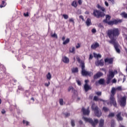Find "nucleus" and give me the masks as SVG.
I'll use <instances>...</instances> for the list:
<instances>
[{"mask_svg": "<svg viewBox=\"0 0 127 127\" xmlns=\"http://www.w3.org/2000/svg\"><path fill=\"white\" fill-rule=\"evenodd\" d=\"M120 30L118 28H114L113 29H111L108 30L107 35L111 40L109 41V43L113 44L114 46L115 49L119 54L121 53V50H120V45L117 42L116 40L120 36Z\"/></svg>", "mask_w": 127, "mask_h": 127, "instance_id": "obj_1", "label": "nucleus"}, {"mask_svg": "<svg viewBox=\"0 0 127 127\" xmlns=\"http://www.w3.org/2000/svg\"><path fill=\"white\" fill-rule=\"evenodd\" d=\"M80 65L81 66V74L82 76H89V77H91V76L93 75V72L87 71L85 69V64L84 63L82 62Z\"/></svg>", "mask_w": 127, "mask_h": 127, "instance_id": "obj_2", "label": "nucleus"}, {"mask_svg": "<svg viewBox=\"0 0 127 127\" xmlns=\"http://www.w3.org/2000/svg\"><path fill=\"white\" fill-rule=\"evenodd\" d=\"M83 119L86 123H89V124H91L92 125V127H96V125L99 123V120L98 119H95L94 122L92 120L91 118H88L86 117H83Z\"/></svg>", "mask_w": 127, "mask_h": 127, "instance_id": "obj_3", "label": "nucleus"}, {"mask_svg": "<svg viewBox=\"0 0 127 127\" xmlns=\"http://www.w3.org/2000/svg\"><path fill=\"white\" fill-rule=\"evenodd\" d=\"M91 108L94 111L96 117H99L102 116V112L101 111V110L99 109L98 106L95 105V103L92 104Z\"/></svg>", "mask_w": 127, "mask_h": 127, "instance_id": "obj_4", "label": "nucleus"}, {"mask_svg": "<svg viewBox=\"0 0 127 127\" xmlns=\"http://www.w3.org/2000/svg\"><path fill=\"white\" fill-rule=\"evenodd\" d=\"M93 15L97 17V18H100V17H104L105 14L104 12H101L97 9H94L93 10Z\"/></svg>", "mask_w": 127, "mask_h": 127, "instance_id": "obj_5", "label": "nucleus"}, {"mask_svg": "<svg viewBox=\"0 0 127 127\" xmlns=\"http://www.w3.org/2000/svg\"><path fill=\"white\" fill-rule=\"evenodd\" d=\"M119 104L122 107L126 106L127 105V96H124L121 97L119 99Z\"/></svg>", "mask_w": 127, "mask_h": 127, "instance_id": "obj_6", "label": "nucleus"}, {"mask_svg": "<svg viewBox=\"0 0 127 127\" xmlns=\"http://www.w3.org/2000/svg\"><path fill=\"white\" fill-rule=\"evenodd\" d=\"M123 19H117L112 21H108L105 23H108L109 25H114V24H118V23H122Z\"/></svg>", "mask_w": 127, "mask_h": 127, "instance_id": "obj_7", "label": "nucleus"}, {"mask_svg": "<svg viewBox=\"0 0 127 127\" xmlns=\"http://www.w3.org/2000/svg\"><path fill=\"white\" fill-rule=\"evenodd\" d=\"M118 74V71L117 70H109V73L107 75V77H109L110 78H114L115 77V74Z\"/></svg>", "mask_w": 127, "mask_h": 127, "instance_id": "obj_8", "label": "nucleus"}, {"mask_svg": "<svg viewBox=\"0 0 127 127\" xmlns=\"http://www.w3.org/2000/svg\"><path fill=\"white\" fill-rule=\"evenodd\" d=\"M110 104H112L114 107H117V101L115 98V96H110Z\"/></svg>", "mask_w": 127, "mask_h": 127, "instance_id": "obj_9", "label": "nucleus"}, {"mask_svg": "<svg viewBox=\"0 0 127 127\" xmlns=\"http://www.w3.org/2000/svg\"><path fill=\"white\" fill-rule=\"evenodd\" d=\"M100 46V44H99V43L98 42H95L93 44H92L91 46V49H97V48H98V47H99Z\"/></svg>", "mask_w": 127, "mask_h": 127, "instance_id": "obj_10", "label": "nucleus"}, {"mask_svg": "<svg viewBox=\"0 0 127 127\" xmlns=\"http://www.w3.org/2000/svg\"><path fill=\"white\" fill-rule=\"evenodd\" d=\"M95 65L96 66H104V61L103 60H101L100 61H98L95 63Z\"/></svg>", "mask_w": 127, "mask_h": 127, "instance_id": "obj_11", "label": "nucleus"}, {"mask_svg": "<svg viewBox=\"0 0 127 127\" xmlns=\"http://www.w3.org/2000/svg\"><path fill=\"white\" fill-rule=\"evenodd\" d=\"M81 111L83 114V115H86L88 116L89 114H90V111L89 110V108L87 109H85L84 108H82Z\"/></svg>", "mask_w": 127, "mask_h": 127, "instance_id": "obj_12", "label": "nucleus"}, {"mask_svg": "<svg viewBox=\"0 0 127 127\" xmlns=\"http://www.w3.org/2000/svg\"><path fill=\"white\" fill-rule=\"evenodd\" d=\"M105 63H108V64H113L114 62V59L113 58H106L105 59Z\"/></svg>", "mask_w": 127, "mask_h": 127, "instance_id": "obj_13", "label": "nucleus"}, {"mask_svg": "<svg viewBox=\"0 0 127 127\" xmlns=\"http://www.w3.org/2000/svg\"><path fill=\"white\" fill-rule=\"evenodd\" d=\"M101 76H103V73L98 72L94 75V79H98V78H100V77H101Z\"/></svg>", "mask_w": 127, "mask_h": 127, "instance_id": "obj_14", "label": "nucleus"}, {"mask_svg": "<svg viewBox=\"0 0 127 127\" xmlns=\"http://www.w3.org/2000/svg\"><path fill=\"white\" fill-rule=\"evenodd\" d=\"M122 113L121 112H119L118 113L117 115H116V117H117V119L118 121H123V120H124L123 119V117H122Z\"/></svg>", "mask_w": 127, "mask_h": 127, "instance_id": "obj_15", "label": "nucleus"}, {"mask_svg": "<svg viewBox=\"0 0 127 127\" xmlns=\"http://www.w3.org/2000/svg\"><path fill=\"white\" fill-rule=\"evenodd\" d=\"M62 60H63V62L64 63H65V64H68L69 63V58H68L66 56H64L62 58Z\"/></svg>", "mask_w": 127, "mask_h": 127, "instance_id": "obj_16", "label": "nucleus"}, {"mask_svg": "<svg viewBox=\"0 0 127 127\" xmlns=\"http://www.w3.org/2000/svg\"><path fill=\"white\" fill-rule=\"evenodd\" d=\"M84 90H85V92H88V91H89V90H91V89H92L91 88V86H89L88 85V84H85L84 85Z\"/></svg>", "mask_w": 127, "mask_h": 127, "instance_id": "obj_17", "label": "nucleus"}, {"mask_svg": "<svg viewBox=\"0 0 127 127\" xmlns=\"http://www.w3.org/2000/svg\"><path fill=\"white\" fill-rule=\"evenodd\" d=\"M86 24L87 26H90V25H92V22L91 21V19L87 18L86 21Z\"/></svg>", "mask_w": 127, "mask_h": 127, "instance_id": "obj_18", "label": "nucleus"}, {"mask_svg": "<svg viewBox=\"0 0 127 127\" xmlns=\"http://www.w3.org/2000/svg\"><path fill=\"white\" fill-rule=\"evenodd\" d=\"M110 19H111V16H110L109 15H106V19L103 20V22L106 23V22H108V21H109Z\"/></svg>", "mask_w": 127, "mask_h": 127, "instance_id": "obj_19", "label": "nucleus"}, {"mask_svg": "<svg viewBox=\"0 0 127 127\" xmlns=\"http://www.w3.org/2000/svg\"><path fill=\"white\" fill-rule=\"evenodd\" d=\"M116 88L113 87L111 90V96H115V95H116Z\"/></svg>", "mask_w": 127, "mask_h": 127, "instance_id": "obj_20", "label": "nucleus"}, {"mask_svg": "<svg viewBox=\"0 0 127 127\" xmlns=\"http://www.w3.org/2000/svg\"><path fill=\"white\" fill-rule=\"evenodd\" d=\"M105 123V120L101 119L99 121V127H104V124Z\"/></svg>", "mask_w": 127, "mask_h": 127, "instance_id": "obj_21", "label": "nucleus"}, {"mask_svg": "<svg viewBox=\"0 0 127 127\" xmlns=\"http://www.w3.org/2000/svg\"><path fill=\"white\" fill-rule=\"evenodd\" d=\"M75 50H76V49H75V47H72L69 48V52L70 53H73V54H75Z\"/></svg>", "mask_w": 127, "mask_h": 127, "instance_id": "obj_22", "label": "nucleus"}, {"mask_svg": "<svg viewBox=\"0 0 127 127\" xmlns=\"http://www.w3.org/2000/svg\"><path fill=\"white\" fill-rule=\"evenodd\" d=\"M78 67H73L71 69L72 73H78Z\"/></svg>", "mask_w": 127, "mask_h": 127, "instance_id": "obj_23", "label": "nucleus"}, {"mask_svg": "<svg viewBox=\"0 0 127 127\" xmlns=\"http://www.w3.org/2000/svg\"><path fill=\"white\" fill-rule=\"evenodd\" d=\"M97 8H99V9H101L102 11H105V10H106V9L104 7L100 5L99 4H97Z\"/></svg>", "mask_w": 127, "mask_h": 127, "instance_id": "obj_24", "label": "nucleus"}, {"mask_svg": "<svg viewBox=\"0 0 127 127\" xmlns=\"http://www.w3.org/2000/svg\"><path fill=\"white\" fill-rule=\"evenodd\" d=\"M100 85H104L105 84V79L101 78L98 81Z\"/></svg>", "mask_w": 127, "mask_h": 127, "instance_id": "obj_25", "label": "nucleus"}, {"mask_svg": "<svg viewBox=\"0 0 127 127\" xmlns=\"http://www.w3.org/2000/svg\"><path fill=\"white\" fill-rule=\"evenodd\" d=\"M70 42V39L67 38L65 41H64L63 44L64 45H66V44L69 43Z\"/></svg>", "mask_w": 127, "mask_h": 127, "instance_id": "obj_26", "label": "nucleus"}, {"mask_svg": "<svg viewBox=\"0 0 127 127\" xmlns=\"http://www.w3.org/2000/svg\"><path fill=\"white\" fill-rule=\"evenodd\" d=\"M46 77L48 80H51V78L52 77V76L51 75V73H50V72H48V73L46 75Z\"/></svg>", "mask_w": 127, "mask_h": 127, "instance_id": "obj_27", "label": "nucleus"}, {"mask_svg": "<svg viewBox=\"0 0 127 127\" xmlns=\"http://www.w3.org/2000/svg\"><path fill=\"white\" fill-rule=\"evenodd\" d=\"M113 78L112 77H110L109 76H107V80L106 81L107 84H109V83H111V81H112V79Z\"/></svg>", "mask_w": 127, "mask_h": 127, "instance_id": "obj_28", "label": "nucleus"}, {"mask_svg": "<svg viewBox=\"0 0 127 127\" xmlns=\"http://www.w3.org/2000/svg\"><path fill=\"white\" fill-rule=\"evenodd\" d=\"M122 17H124V18H127V13L126 12H123L121 14Z\"/></svg>", "mask_w": 127, "mask_h": 127, "instance_id": "obj_29", "label": "nucleus"}, {"mask_svg": "<svg viewBox=\"0 0 127 127\" xmlns=\"http://www.w3.org/2000/svg\"><path fill=\"white\" fill-rule=\"evenodd\" d=\"M5 5H6L5 2H4V1H2V4L0 5V7H1V8L2 7H4Z\"/></svg>", "mask_w": 127, "mask_h": 127, "instance_id": "obj_30", "label": "nucleus"}, {"mask_svg": "<svg viewBox=\"0 0 127 127\" xmlns=\"http://www.w3.org/2000/svg\"><path fill=\"white\" fill-rule=\"evenodd\" d=\"M71 5H72V6H74V7H76L77 6V1H73L71 4Z\"/></svg>", "mask_w": 127, "mask_h": 127, "instance_id": "obj_31", "label": "nucleus"}, {"mask_svg": "<svg viewBox=\"0 0 127 127\" xmlns=\"http://www.w3.org/2000/svg\"><path fill=\"white\" fill-rule=\"evenodd\" d=\"M59 103L61 106H63V105H64V101H63V99H60Z\"/></svg>", "mask_w": 127, "mask_h": 127, "instance_id": "obj_32", "label": "nucleus"}, {"mask_svg": "<svg viewBox=\"0 0 127 127\" xmlns=\"http://www.w3.org/2000/svg\"><path fill=\"white\" fill-rule=\"evenodd\" d=\"M52 37H54L55 38H58V36H57V34H56V33H54V34H51Z\"/></svg>", "mask_w": 127, "mask_h": 127, "instance_id": "obj_33", "label": "nucleus"}, {"mask_svg": "<svg viewBox=\"0 0 127 127\" xmlns=\"http://www.w3.org/2000/svg\"><path fill=\"white\" fill-rule=\"evenodd\" d=\"M23 124L24 125H26V126H28L29 122H28V121H26L25 120H23Z\"/></svg>", "mask_w": 127, "mask_h": 127, "instance_id": "obj_34", "label": "nucleus"}, {"mask_svg": "<svg viewBox=\"0 0 127 127\" xmlns=\"http://www.w3.org/2000/svg\"><path fill=\"white\" fill-rule=\"evenodd\" d=\"M63 16L64 18V19H68V18H69V16H68V15L67 14H63Z\"/></svg>", "mask_w": 127, "mask_h": 127, "instance_id": "obj_35", "label": "nucleus"}, {"mask_svg": "<svg viewBox=\"0 0 127 127\" xmlns=\"http://www.w3.org/2000/svg\"><path fill=\"white\" fill-rule=\"evenodd\" d=\"M103 110L104 111V112L105 113H107V112H108V111H109V108H108L106 107H104L103 108Z\"/></svg>", "mask_w": 127, "mask_h": 127, "instance_id": "obj_36", "label": "nucleus"}, {"mask_svg": "<svg viewBox=\"0 0 127 127\" xmlns=\"http://www.w3.org/2000/svg\"><path fill=\"white\" fill-rule=\"evenodd\" d=\"M73 89H74V88H73V87L70 86V87H69V88H68L67 91H68V92H70V91L71 90V92H72V91H73Z\"/></svg>", "mask_w": 127, "mask_h": 127, "instance_id": "obj_37", "label": "nucleus"}, {"mask_svg": "<svg viewBox=\"0 0 127 127\" xmlns=\"http://www.w3.org/2000/svg\"><path fill=\"white\" fill-rule=\"evenodd\" d=\"M108 117H115V113H110L109 114V115H108Z\"/></svg>", "mask_w": 127, "mask_h": 127, "instance_id": "obj_38", "label": "nucleus"}, {"mask_svg": "<svg viewBox=\"0 0 127 127\" xmlns=\"http://www.w3.org/2000/svg\"><path fill=\"white\" fill-rule=\"evenodd\" d=\"M71 124L72 127H74L75 126V121L71 120Z\"/></svg>", "mask_w": 127, "mask_h": 127, "instance_id": "obj_39", "label": "nucleus"}, {"mask_svg": "<svg viewBox=\"0 0 127 127\" xmlns=\"http://www.w3.org/2000/svg\"><path fill=\"white\" fill-rule=\"evenodd\" d=\"M76 83L78 85V86H81V81L79 79H76Z\"/></svg>", "mask_w": 127, "mask_h": 127, "instance_id": "obj_40", "label": "nucleus"}, {"mask_svg": "<svg viewBox=\"0 0 127 127\" xmlns=\"http://www.w3.org/2000/svg\"><path fill=\"white\" fill-rule=\"evenodd\" d=\"M95 94L97 95V96H101L102 95V92H96Z\"/></svg>", "mask_w": 127, "mask_h": 127, "instance_id": "obj_41", "label": "nucleus"}, {"mask_svg": "<svg viewBox=\"0 0 127 127\" xmlns=\"http://www.w3.org/2000/svg\"><path fill=\"white\" fill-rule=\"evenodd\" d=\"M94 101H99V98L97 96H94L93 98Z\"/></svg>", "mask_w": 127, "mask_h": 127, "instance_id": "obj_42", "label": "nucleus"}, {"mask_svg": "<svg viewBox=\"0 0 127 127\" xmlns=\"http://www.w3.org/2000/svg\"><path fill=\"white\" fill-rule=\"evenodd\" d=\"M72 93H73L74 95H77V90H74V89L73 88V89H72Z\"/></svg>", "mask_w": 127, "mask_h": 127, "instance_id": "obj_43", "label": "nucleus"}, {"mask_svg": "<svg viewBox=\"0 0 127 127\" xmlns=\"http://www.w3.org/2000/svg\"><path fill=\"white\" fill-rule=\"evenodd\" d=\"M69 22H72V23H74V18H71L69 19Z\"/></svg>", "mask_w": 127, "mask_h": 127, "instance_id": "obj_44", "label": "nucleus"}, {"mask_svg": "<svg viewBox=\"0 0 127 127\" xmlns=\"http://www.w3.org/2000/svg\"><path fill=\"white\" fill-rule=\"evenodd\" d=\"M81 47V45L79 43L77 44L76 46V48L77 49L80 48Z\"/></svg>", "mask_w": 127, "mask_h": 127, "instance_id": "obj_45", "label": "nucleus"}, {"mask_svg": "<svg viewBox=\"0 0 127 127\" xmlns=\"http://www.w3.org/2000/svg\"><path fill=\"white\" fill-rule=\"evenodd\" d=\"M24 16L25 17H28V16H29V14H28V12H27V13H24Z\"/></svg>", "mask_w": 127, "mask_h": 127, "instance_id": "obj_46", "label": "nucleus"}, {"mask_svg": "<svg viewBox=\"0 0 127 127\" xmlns=\"http://www.w3.org/2000/svg\"><path fill=\"white\" fill-rule=\"evenodd\" d=\"M50 85V81H49L48 83H45V86L46 87H49V86Z\"/></svg>", "mask_w": 127, "mask_h": 127, "instance_id": "obj_47", "label": "nucleus"}, {"mask_svg": "<svg viewBox=\"0 0 127 127\" xmlns=\"http://www.w3.org/2000/svg\"><path fill=\"white\" fill-rule=\"evenodd\" d=\"M115 123L114 121H112L111 122V127H115Z\"/></svg>", "mask_w": 127, "mask_h": 127, "instance_id": "obj_48", "label": "nucleus"}, {"mask_svg": "<svg viewBox=\"0 0 127 127\" xmlns=\"http://www.w3.org/2000/svg\"><path fill=\"white\" fill-rule=\"evenodd\" d=\"M112 83L113 84L115 83H117V79H116V78H114L112 80Z\"/></svg>", "mask_w": 127, "mask_h": 127, "instance_id": "obj_49", "label": "nucleus"}, {"mask_svg": "<svg viewBox=\"0 0 127 127\" xmlns=\"http://www.w3.org/2000/svg\"><path fill=\"white\" fill-rule=\"evenodd\" d=\"M116 90H118V91H122V87L119 86L118 87L116 88Z\"/></svg>", "mask_w": 127, "mask_h": 127, "instance_id": "obj_50", "label": "nucleus"}, {"mask_svg": "<svg viewBox=\"0 0 127 127\" xmlns=\"http://www.w3.org/2000/svg\"><path fill=\"white\" fill-rule=\"evenodd\" d=\"M92 33H96V32H97V30L95 28L92 29Z\"/></svg>", "mask_w": 127, "mask_h": 127, "instance_id": "obj_51", "label": "nucleus"}, {"mask_svg": "<svg viewBox=\"0 0 127 127\" xmlns=\"http://www.w3.org/2000/svg\"><path fill=\"white\" fill-rule=\"evenodd\" d=\"M64 116L65 117H69L70 116V114L68 113H64Z\"/></svg>", "mask_w": 127, "mask_h": 127, "instance_id": "obj_52", "label": "nucleus"}, {"mask_svg": "<svg viewBox=\"0 0 127 127\" xmlns=\"http://www.w3.org/2000/svg\"><path fill=\"white\" fill-rule=\"evenodd\" d=\"M89 59V60L93 59V55L92 54L90 55Z\"/></svg>", "mask_w": 127, "mask_h": 127, "instance_id": "obj_53", "label": "nucleus"}, {"mask_svg": "<svg viewBox=\"0 0 127 127\" xmlns=\"http://www.w3.org/2000/svg\"><path fill=\"white\" fill-rule=\"evenodd\" d=\"M79 18L82 19V20L84 21V17L82 15L79 16Z\"/></svg>", "mask_w": 127, "mask_h": 127, "instance_id": "obj_54", "label": "nucleus"}, {"mask_svg": "<svg viewBox=\"0 0 127 127\" xmlns=\"http://www.w3.org/2000/svg\"><path fill=\"white\" fill-rule=\"evenodd\" d=\"M105 4L106 6H109V3H108L107 1H105Z\"/></svg>", "mask_w": 127, "mask_h": 127, "instance_id": "obj_55", "label": "nucleus"}, {"mask_svg": "<svg viewBox=\"0 0 127 127\" xmlns=\"http://www.w3.org/2000/svg\"><path fill=\"white\" fill-rule=\"evenodd\" d=\"M93 55H94V57H95V58H97V57H98V54H96V53H94L93 54Z\"/></svg>", "mask_w": 127, "mask_h": 127, "instance_id": "obj_56", "label": "nucleus"}, {"mask_svg": "<svg viewBox=\"0 0 127 127\" xmlns=\"http://www.w3.org/2000/svg\"><path fill=\"white\" fill-rule=\"evenodd\" d=\"M78 2L79 4H82V0H78Z\"/></svg>", "mask_w": 127, "mask_h": 127, "instance_id": "obj_57", "label": "nucleus"}, {"mask_svg": "<svg viewBox=\"0 0 127 127\" xmlns=\"http://www.w3.org/2000/svg\"><path fill=\"white\" fill-rule=\"evenodd\" d=\"M1 114H5V110L3 109L1 111Z\"/></svg>", "mask_w": 127, "mask_h": 127, "instance_id": "obj_58", "label": "nucleus"}, {"mask_svg": "<svg viewBox=\"0 0 127 127\" xmlns=\"http://www.w3.org/2000/svg\"><path fill=\"white\" fill-rule=\"evenodd\" d=\"M102 57V56L100 54L97 55V58H101Z\"/></svg>", "mask_w": 127, "mask_h": 127, "instance_id": "obj_59", "label": "nucleus"}, {"mask_svg": "<svg viewBox=\"0 0 127 127\" xmlns=\"http://www.w3.org/2000/svg\"><path fill=\"white\" fill-rule=\"evenodd\" d=\"M98 101H101L102 102H106V101H105L102 99H99V98H98Z\"/></svg>", "mask_w": 127, "mask_h": 127, "instance_id": "obj_60", "label": "nucleus"}, {"mask_svg": "<svg viewBox=\"0 0 127 127\" xmlns=\"http://www.w3.org/2000/svg\"><path fill=\"white\" fill-rule=\"evenodd\" d=\"M101 70H102V71H104V72H105V73L106 72V68H101Z\"/></svg>", "mask_w": 127, "mask_h": 127, "instance_id": "obj_61", "label": "nucleus"}, {"mask_svg": "<svg viewBox=\"0 0 127 127\" xmlns=\"http://www.w3.org/2000/svg\"><path fill=\"white\" fill-rule=\"evenodd\" d=\"M93 94L90 95L89 96V99H93Z\"/></svg>", "mask_w": 127, "mask_h": 127, "instance_id": "obj_62", "label": "nucleus"}, {"mask_svg": "<svg viewBox=\"0 0 127 127\" xmlns=\"http://www.w3.org/2000/svg\"><path fill=\"white\" fill-rule=\"evenodd\" d=\"M110 1H111L112 3H115V0H108Z\"/></svg>", "mask_w": 127, "mask_h": 127, "instance_id": "obj_63", "label": "nucleus"}, {"mask_svg": "<svg viewBox=\"0 0 127 127\" xmlns=\"http://www.w3.org/2000/svg\"><path fill=\"white\" fill-rule=\"evenodd\" d=\"M76 59H77L78 62H80V58H76Z\"/></svg>", "mask_w": 127, "mask_h": 127, "instance_id": "obj_64", "label": "nucleus"}]
</instances>
